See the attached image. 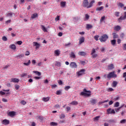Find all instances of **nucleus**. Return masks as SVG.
I'll return each mask as SVG.
<instances>
[{
	"instance_id": "obj_41",
	"label": "nucleus",
	"mask_w": 126,
	"mask_h": 126,
	"mask_svg": "<svg viewBox=\"0 0 126 126\" xmlns=\"http://www.w3.org/2000/svg\"><path fill=\"white\" fill-rule=\"evenodd\" d=\"M55 65H56V66H58L59 67H60V66H61V62H56L55 63Z\"/></svg>"
},
{
	"instance_id": "obj_34",
	"label": "nucleus",
	"mask_w": 126,
	"mask_h": 126,
	"mask_svg": "<svg viewBox=\"0 0 126 126\" xmlns=\"http://www.w3.org/2000/svg\"><path fill=\"white\" fill-rule=\"evenodd\" d=\"M31 63V61L30 60H29L27 63H24L23 64H24V65H26V66H28Z\"/></svg>"
},
{
	"instance_id": "obj_20",
	"label": "nucleus",
	"mask_w": 126,
	"mask_h": 126,
	"mask_svg": "<svg viewBox=\"0 0 126 126\" xmlns=\"http://www.w3.org/2000/svg\"><path fill=\"white\" fill-rule=\"evenodd\" d=\"M50 100V97L48 96L47 97H43L42 101L44 102H48Z\"/></svg>"
},
{
	"instance_id": "obj_10",
	"label": "nucleus",
	"mask_w": 126,
	"mask_h": 126,
	"mask_svg": "<svg viewBox=\"0 0 126 126\" xmlns=\"http://www.w3.org/2000/svg\"><path fill=\"white\" fill-rule=\"evenodd\" d=\"M85 39L84 37H80L79 39V45H81L82 43H84Z\"/></svg>"
},
{
	"instance_id": "obj_64",
	"label": "nucleus",
	"mask_w": 126,
	"mask_h": 126,
	"mask_svg": "<svg viewBox=\"0 0 126 126\" xmlns=\"http://www.w3.org/2000/svg\"><path fill=\"white\" fill-rule=\"evenodd\" d=\"M123 50H126V43L124 44Z\"/></svg>"
},
{
	"instance_id": "obj_55",
	"label": "nucleus",
	"mask_w": 126,
	"mask_h": 126,
	"mask_svg": "<svg viewBox=\"0 0 126 126\" xmlns=\"http://www.w3.org/2000/svg\"><path fill=\"white\" fill-rule=\"evenodd\" d=\"M21 104L22 105H26V101H25V100H22L21 101Z\"/></svg>"
},
{
	"instance_id": "obj_7",
	"label": "nucleus",
	"mask_w": 126,
	"mask_h": 126,
	"mask_svg": "<svg viewBox=\"0 0 126 126\" xmlns=\"http://www.w3.org/2000/svg\"><path fill=\"white\" fill-rule=\"evenodd\" d=\"M107 112L108 115H109V114H116V112L115 111V110L111 109V108H109L107 110Z\"/></svg>"
},
{
	"instance_id": "obj_8",
	"label": "nucleus",
	"mask_w": 126,
	"mask_h": 126,
	"mask_svg": "<svg viewBox=\"0 0 126 126\" xmlns=\"http://www.w3.org/2000/svg\"><path fill=\"white\" fill-rule=\"evenodd\" d=\"M1 124L2 125H4L5 126L9 125V121L6 119H4L2 121Z\"/></svg>"
},
{
	"instance_id": "obj_23",
	"label": "nucleus",
	"mask_w": 126,
	"mask_h": 126,
	"mask_svg": "<svg viewBox=\"0 0 126 126\" xmlns=\"http://www.w3.org/2000/svg\"><path fill=\"white\" fill-rule=\"evenodd\" d=\"M9 48L10 49H12V50H16V46L14 44L10 45Z\"/></svg>"
},
{
	"instance_id": "obj_52",
	"label": "nucleus",
	"mask_w": 126,
	"mask_h": 126,
	"mask_svg": "<svg viewBox=\"0 0 126 126\" xmlns=\"http://www.w3.org/2000/svg\"><path fill=\"white\" fill-rule=\"evenodd\" d=\"M2 39L3 40V41H4L5 42H6V41H7V38L6 36H3L2 37Z\"/></svg>"
},
{
	"instance_id": "obj_11",
	"label": "nucleus",
	"mask_w": 126,
	"mask_h": 126,
	"mask_svg": "<svg viewBox=\"0 0 126 126\" xmlns=\"http://www.w3.org/2000/svg\"><path fill=\"white\" fill-rule=\"evenodd\" d=\"M54 54L56 56H57V57H59L60 55H61V51L60 50L57 49L54 51Z\"/></svg>"
},
{
	"instance_id": "obj_6",
	"label": "nucleus",
	"mask_w": 126,
	"mask_h": 126,
	"mask_svg": "<svg viewBox=\"0 0 126 126\" xmlns=\"http://www.w3.org/2000/svg\"><path fill=\"white\" fill-rule=\"evenodd\" d=\"M70 67L71 68H76V67H77V64H76L75 62H71L70 63Z\"/></svg>"
},
{
	"instance_id": "obj_50",
	"label": "nucleus",
	"mask_w": 126,
	"mask_h": 126,
	"mask_svg": "<svg viewBox=\"0 0 126 126\" xmlns=\"http://www.w3.org/2000/svg\"><path fill=\"white\" fill-rule=\"evenodd\" d=\"M68 89H70V86H67L65 87L64 90H65L66 91H67V90H68Z\"/></svg>"
},
{
	"instance_id": "obj_36",
	"label": "nucleus",
	"mask_w": 126,
	"mask_h": 126,
	"mask_svg": "<svg viewBox=\"0 0 126 126\" xmlns=\"http://www.w3.org/2000/svg\"><path fill=\"white\" fill-rule=\"evenodd\" d=\"M23 57H24V54H20L19 55H17L16 58H17V59H21V58H23Z\"/></svg>"
},
{
	"instance_id": "obj_45",
	"label": "nucleus",
	"mask_w": 126,
	"mask_h": 126,
	"mask_svg": "<svg viewBox=\"0 0 126 126\" xmlns=\"http://www.w3.org/2000/svg\"><path fill=\"white\" fill-rule=\"evenodd\" d=\"M105 18H106V17H105V16L101 17V18L100 20V23L103 22V21H104V20L105 19Z\"/></svg>"
},
{
	"instance_id": "obj_51",
	"label": "nucleus",
	"mask_w": 126,
	"mask_h": 126,
	"mask_svg": "<svg viewBox=\"0 0 126 126\" xmlns=\"http://www.w3.org/2000/svg\"><path fill=\"white\" fill-rule=\"evenodd\" d=\"M15 88L16 90H18V89H19V88H20V86H19V85H15Z\"/></svg>"
},
{
	"instance_id": "obj_56",
	"label": "nucleus",
	"mask_w": 126,
	"mask_h": 126,
	"mask_svg": "<svg viewBox=\"0 0 126 126\" xmlns=\"http://www.w3.org/2000/svg\"><path fill=\"white\" fill-rule=\"evenodd\" d=\"M112 91H114V89L112 88H109L108 90V92H112Z\"/></svg>"
},
{
	"instance_id": "obj_46",
	"label": "nucleus",
	"mask_w": 126,
	"mask_h": 126,
	"mask_svg": "<svg viewBox=\"0 0 126 126\" xmlns=\"http://www.w3.org/2000/svg\"><path fill=\"white\" fill-rule=\"evenodd\" d=\"M91 55L92 56L93 59H95V58H97V57H98V54H91Z\"/></svg>"
},
{
	"instance_id": "obj_57",
	"label": "nucleus",
	"mask_w": 126,
	"mask_h": 126,
	"mask_svg": "<svg viewBox=\"0 0 126 126\" xmlns=\"http://www.w3.org/2000/svg\"><path fill=\"white\" fill-rule=\"evenodd\" d=\"M30 55V52L27 51L25 52V56H29Z\"/></svg>"
},
{
	"instance_id": "obj_29",
	"label": "nucleus",
	"mask_w": 126,
	"mask_h": 126,
	"mask_svg": "<svg viewBox=\"0 0 126 126\" xmlns=\"http://www.w3.org/2000/svg\"><path fill=\"white\" fill-rule=\"evenodd\" d=\"M100 117L98 116L93 118L94 122H97V121H99V119H100Z\"/></svg>"
},
{
	"instance_id": "obj_60",
	"label": "nucleus",
	"mask_w": 126,
	"mask_h": 126,
	"mask_svg": "<svg viewBox=\"0 0 126 126\" xmlns=\"http://www.w3.org/2000/svg\"><path fill=\"white\" fill-rule=\"evenodd\" d=\"M66 110L67 112H68V111H70V110H71L70 107H69V106L67 107L66 108Z\"/></svg>"
},
{
	"instance_id": "obj_1",
	"label": "nucleus",
	"mask_w": 126,
	"mask_h": 126,
	"mask_svg": "<svg viewBox=\"0 0 126 126\" xmlns=\"http://www.w3.org/2000/svg\"><path fill=\"white\" fill-rule=\"evenodd\" d=\"M94 3H95V1L94 0H92L90 3L88 2V0H84L82 3L83 7L90 8L93 6Z\"/></svg>"
},
{
	"instance_id": "obj_9",
	"label": "nucleus",
	"mask_w": 126,
	"mask_h": 126,
	"mask_svg": "<svg viewBox=\"0 0 126 126\" xmlns=\"http://www.w3.org/2000/svg\"><path fill=\"white\" fill-rule=\"evenodd\" d=\"M10 82H14V83H18L19 82V79L18 78H11Z\"/></svg>"
},
{
	"instance_id": "obj_49",
	"label": "nucleus",
	"mask_w": 126,
	"mask_h": 126,
	"mask_svg": "<svg viewBox=\"0 0 126 126\" xmlns=\"http://www.w3.org/2000/svg\"><path fill=\"white\" fill-rule=\"evenodd\" d=\"M96 53V50H95V49L93 48L92 50V52L91 53V55H93L94 54H95Z\"/></svg>"
},
{
	"instance_id": "obj_33",
	"label": "nucleus",
	"mask_w": 126,
	"mask_h": 126,
	"mask_svg": "<svg viewBox=\"0 0 126 126\" xmlns=\"http://www.w3.org/2000/svg\"><path fill=\"white\" fill-rule=\"evenodd\" d=\"M37 16H38V14L34 13V14H32V15L31 16V18H32V19H34V18H36V17H37Z\"/></svg>"
},
{
	"instance_id": "obj_2",
	"label": "nucleus",
	"mask_w": 126,
	"mask_h": 126,
	"mask_svg": "<svg viewBox=\"0 0 126 126\" xmlns=\"http://www.w3.org/2000/svg\"><path fill=\"white\" fill-rule=\"evenodd\" d=\"M117 74L115 73V71H112L108 73L107 75H104V77L105 78H107L108 79H111V78H117Z\"/></svg>"
},
{
	"instance_id": "obj_24",
	"label": "nucleus",
	"mask_w": 126,
	"mask_h": 126,
	"mask_svg": "<svg viewBox=\"0 0 126 126\" xmlns=\"http://www.w3.org/2000/svg\"><path fill=\"white\" fill-rule=\"evenodd\" d=\"M66 4V2L65 1H62L61 2V6L62 7H64Z\"/></svg>"
},
{
	"instance_id": "obj_12",
	"label": "nucleus",
	"mask_w": 126,
	"mask_h": 126,
	"mask_svg": "<svg viewBox=\"0 0 126 126\" xmlns=\"http://www.w3.org/2000/svg\"><path fill=\"white\" fill-rule=\"evenodd\" d=\"M84 72H85V69H81L80 71H79L77 73L78 76H80V75H82V74H83V73H84Z\"/></svg>"
},
{
	"instance_id": "obj_44",
	"label": "nucleus",
	"mask_w": 126,
	"mask_h": 126,
	"mask_svg": "<svg viewBox=\"0 0 126 126\" xmlns=\"http://www.w3.org/2000/svg\"><path fill=\"white\" fill-rule=\"evenodd\" d=\"M118 6H120V7H123V6H125V5L123 4L122 2H119L118 4Z\"/></svg>"
},
{
	"instance_id": "obj_62",
	"label": "nucleus",
	"mask_w": 126,
	"mask_h": 126,
	"mask_svg": "<svg viewBox=\"0 0 126 126\" xmlns=\"http://www.w3.org/2000/svg\"><path fill=\"white\" fill-rule=\"evenodd\" d=\"M18 45H21L22 44V41H18L17 42Z\"/></svg>"
},
{
	"instance_id": "obj_32",
	"label": "nucleus",
	"mask_w": 126,
	"mask_h": 126,
	"mask_svg": "<svg viewBox=\"0 0 126 126\" xmlns=\"http://www.w3.org/2000/svg\"><path fill=\"white\" fill-rule=\"evenodd\" d=\"M71 105H75L76 106V105H78V102L77 101H73L71 102L70 103Z\"/></svg>"
},
{
	"instance_id": "obj_28",
	"label": "nucleus",
	"mask_w": 126,
	"mask_h": 126,
	"mask_svg": "<svg viewBox=\"0 0 126 126\" xmlns=\"http://www.w3.org/2000/svg\"><path fill=\"white\" fill-rule=\"evenodd\" d=\"M110 42H111V45H112V46H115L116 45V39L111 40L110 41Z\"/></svg>"
},
{
	"instance_id": "obj_15",
	"label": "nucleus",
	"mask_w": 126,
	"mask_h": 126,
	"mask_svg": "<svg viewBox=\"0 0 126 126\" xmlns=\"http://www.w3.org/2000/svg\"><path fill=\"white\" fill-rule=\"evenodd\" d=\"M90 102L93 105H95L97 103V99L92 98Z\"/></svg>"
},
{
	"instance_id": "obj_5",
	"label": "nucleus",
	"mask_w": 126,
	"mask_h": 126,
	"mask_svg": "<svg viewBox=\"0 0 126 126\" xmlns=\"http://www.w3.org/2000/svg\"><path fill=\"white\" fill-rule=\"evenodd\" d=\"M126 12H124V16H121L118 19V21L119 23H121V21H123V20H126Z\"/></svg>"
},
{
	"instance_id": "obj_40",
	"label": "nucleus",
	"mask_w": 126,
	"mask_h": 126,
	"mask_svg": "<svg viewBox=\"0 0 126 126\" xmlns=\"http://www.w3.org/2000/svg\"><path fill=\"white\" fill-rule=\"evenodd\" d=\"M119 106H120V102H117L114 104V107H115V108H117V107H119Z\"/></svg>"
},
{
	"instance_id": "obj_54",
	"label": "nucleus",
	"mask_w": 126,
	"mask_h": 126,
	"mask_svg": "<svg viewBox=\"0 0 126 126\" xmlns=\"http://www.w3.org/2000/svg\"><path fill=\"white\" fill-rule=\"evenodd\" d=\"M25 76H27V73H23L22 75H21V77H25Z\"/></svg>"
},
{
	"instance_id": "obj_25",
	"label": "nucleus",
	"mask_w": 126,
	"mask_h": 126,
	"mask_svg": "<svg viewBox=\"0 0 126 126\" xmlns=\"http://www.w3.org/2000/svg\"><path fill=\"white\" fill-rule=\"evenodd\" d=\"M124 106H125V104L122 105L121 106L117 108H115V110L116 111V112H119V111H120V110H121V109H122V108H123V107H124Z\"/></svg>"
},
{
	"instance_id": "obj_17",
	"label": "nucleus",
	"mask_w": 126,
	"mask_h": 126,
	"mask_svg": "<svg viewBox=\"0 0 126 126\" xmlns=\"http://www.w3.org/2000/svg\"><path fill=\"white\" fill-rule=\"evenodd\" d=\"M112 35L113 36V39H118L119 38V35L116 32L112 33Z\"/></svg>"
},
{
	"instance_id": "obj_13",
	"label": "nucleus",
	"mask_w": 126,
	"mask_h": 126,
	"mask_svg": "<svg viewBox=\"0 0 126 126\" xmlns=\"http://www.w3.org/2000/svg\"><path fill=\"white\" fill-rule=\"evenodd\" d=\"M33 43L34 44V46H35V49L36 50H38V49H39L40 48V44L38 43V42H33Z\"/></svg>"
},
{
	"instance_id": "obj_27",
	"label": "nucleus",
	"mask_w": 126,
	"mask_h": 126,
	"mask_svg": "<svg viewBox=\"0 0 126 126\" xmlns=\"http://www.w3.org/2000/svg\"><path fill=\"white\" fill-rule=\"evenodd\" d=\"M112 85L113 87H117V85H118V82L114 81L112 82Z\"/></svg>"
},
{
	"instance_id": "obj_18",
	"label": "nucleus",
	"mask_w": 126,
	"mask_h": 126,
	"mask_svg": "<svg viewBox=\"0 0 126 126\" xmlns=\"http://www.w3.org/2000/svg\"><path fill=\"white\" fill-rule=\"evenodd\" d=\"M78 55H79V56H81L82 57H84V56H86V53L83 51L79 52Z\"/></svg>"
},
{
	"instance_id": "obj_30",
	"label": "nucleus",
	"mask_w": 126,
	"mask_h": 126,
	"mask_svg": "<svg viewBox=\"0 0 126 126\" xmlns=\"http://www.w3.org/2000/svg\"><path fill=\"white\" fill-rule=\"evenodd\" d=\"M86 28L87 29H92V28H93V26L90 24H87Z\"/></svg>"
},
{
	"instance_id": "obj_39",
	"label": "nucleus",
	"mask_w": 126,
	"mask_h": 126,
	"mask_svg": "<svg viewBox=\"0 0 126 126\" xmlns=\"http://www.w3.org/2000/svg\"><path fill=\"white\" fill-rule=\"evenodd\" d=\"M13 14H14V13H11V12H10V13H8L7 14V16L8 17L10 16V17H12V15H13Z\"/></svg>"
},
{
	"instance_id": "obj_16",
	"label": "nucleus",
	"mask_w": 126,
	"mask_h": 126,
	"mask_svg": "<svg viewBox=\"0 0 126 126\" xmlns=\"http://www.w3.org/2000/svg\"><path fill=\"white\" fill-rule=\"evenodd\" d=\"M8 116L12 117H14V116H15V112L14 111L9 112L8 113Z\"/></svg>"
},
{
	"instance_id": "obj_26",
	"label": "nucleus",
	"mask_w": 126,
	"mask_h": 126,
	"mask_svg": "<svg viewBox=\"0 0 126 126\" xmlns=\"http://www.w3.org/2000/svg\"><path fill=\"white\" fill-rule=\"evenodd\" d=\"M41 27L42 28V30L44 32H48V31L47 30V28H46L45 27V26H44L43 25H41Z\"/></svg>"
},
{
	"instance_id": "obj_61",
	"label": "nucleus",
	"mask_w": 126,
	"mask_h": 126,
	"mask_svg": "<svg viewBox=\"0 0 126 126\" xmlns=\"http://www.w3.org/2000/svg\"><path fill=\"white\" fill-rule=\"evenodd\" d=\"M120 99V96H117L114 98V101H118Z\"/></svg>"
},
{
	"instance_id": "obj_43",
	"label": "nucleus",
	"mask_w": 126,
	"mask_h": 126,
	"mask_svg": "<svg viewBox=\"0 0 126 126\" xmlns=\"http://www.w3.org/2000/svg\"><path fill=\"white\" fill-rule=\"evenodd\" d=\"M108 68L109 69H113V68H114V64H111L110 65H109Z\"/></svg>"
},
{
	"instance_id": "obj_14",
	"label": "nucleus",
	"mask_w": 126,
	"mask_h": 126,
	"mask_svg": "<svg viewBox=\"0 0 126 126\" xmlns=\"http://www.w3.org/2000/svg\"><path fill=\"white\" fill-rule=\"evenodd\" d=\"M90 18V16L88 14H85V18H84V21H87Z\"/></svg>"
},
{
	"instance_id": "obj_63",
	"label": "nucleus",
	"mask_w": 126,
	"mask_h": 126,
	"mask_svg": "<svg viewBox=\"0 0 126 126\" xmlns=\"http://www.w3.org/2000/svg\"><path fill=\"white\" fill-rule=\"evenodd\" d=\"M121 42H122V40L120 39H117L118 44H121Z\"/></svg>"
},
{
	"instance_id": "obj_37",
	"label": "nucleus",
	"mask_w": 126,
	"mask_h": 126,
	"mask_svg": "<svg viewBox=\"0 0 126 126\" xmlns=\"http://www.w3.org/2000/svg\"><path fill=\"white\" fill-rule=\"evenodd\" d=\"M99 37L100 36L99 35H96L94 37V40H95V41H98V40H99Z\"/></svg>"
},
{
	"instance_id": "obj_53",
	"label": "nucleus",
	"mask_w": 126,
	"mask_h": 126,
	"mask_svg": "<svg viewBox=\"0 0 126 126\" xmlns=\"http://www.w3.org/2000/svg\"><path fill=\"white\" fill-rule=\"evenodd\" d=\"M58 82L59 85H63V81L60 80L58 81Z\"/></svg>"
},
{
	"instance_id": "obj_58",
	"label": "nucleus",
	"mask_w": 126,
	"mask_h": 126,
	"mask_svg": "<svg viewBox=\"0 0 126 126\" xmlns=\"http://www.w3.org/2000/svg\"><path fill=\"white\" fill-rule=\"evenodd\" d=\"M59 20H60V16H57V17L55 18V21H59Z\"/></svg>"
},
{
	"instance_id": "obj_3",
	"label": "nucleus",
	"mask_w": 126,
	"mask_h": 126,
	"mask_svg": "<svg viewBox=\"0 0 126 126\" xmlns=\"http://www.w3.org/2000/svg\"><path fill=\"white\" fill-rule=\"evenodd\" d=\"M84 92H82L80 93L81 96H85V97H87V96H90L91 95V91H87L86 89H84Z\"/></svg>"
},
{
	"instance_id": "obj_59",
	"label": "nucleus",
	"mask_w": 126,
	"mask_h": 126,
	"mask_svg": "<svg viewBox=\"0 0 126 126\" xmlns=\"http://www.w3.org/2000/svg\"><path fill=\"white\" fill-rule=\"evenodd\" d=\"M126 119H124L121 121V124H126Z\"/></svg>"
},
{
	"instance_id": "obj_35",
	"label": "nucleus",
	"mask_w": 126,
	"mask_h": 126,
	"mask_svg": "<svg viewBox=\"0 0 126 126\" xmlns=\"http://www.w3.org/2000/svg\"><path fill=\"white\" fill-rule=\"evenodd\" d=\"M62 91H63V90H59L57 91L56 94L57 95H61L62 94Z\"/></svg>"
},
{
	"instance_id": "obj_4",
	"label": "nucleus",
	"mask_w": 126,
	"mask_h": 126,
	"mask_svg": "<svg viewBox=\"0 0 126 126\" xmlns=\"http://www.w3.org/2000/svg\"><path fill=\"white\" fill-rule=\"evenodd\" d=\"M109 36L107 34H103L100 38H99V41L101 43H105L107 40H108Z\"/></svg>"
},
{
	"instance_id": "obj_19",
	"label": "nucleus",
	"mask_w": 126,
	"mask_h": 126,
	"mask_svg": "<svg viewBox=\"0 0 126 126\" xmlns=\"http://www.w3.org/2000/svg\"><path fill=\"white\" fill-rule=\"evenodd\" d=\"M121 29V26H116L115 28H114V30L115 31H120V30Z\"/></svg>"
},
{
	"instance_id": "obj_42",
	"label": "nucleus",
	"mask_w": 126,
	"mask_h": 126,
	"mask_svg": "<svg viewBox=\"0 0 126 126\" xmlns=\"http://www.w3.org/2000/svg\"><path fill=\"white\" fill-rule=\"evenodd\" d=\"M50 125L53 126H58V123L56 122H51L50 123Z\"/></svg>"
},
{
	"instance_id": "obj_22",
	"label": "nucleus",
	"mask_w": 126,
	"mask_h": 126,
	"mask_svg": "<svg viewBox=\"0 0 126 126\" xmlns=\"http://www.w3.org/2000/svg\"><path fill=\"white\" fill-rule=\"evenodd\" d=\"M70 57V58H72V59H75L76 58V57L75 56V54H74V53L73 52H71Z\"/></svg>"
},
{
	"instance_id": "obj_38",
	"label": "nucleus",
	"mask_w": 126,
	"mask_h": 126,
	"mask_svg": "<svg viewBox=\"0 0 126 126\" xmlns=\"http://www.w3.org/2000/svg\"><path fill=\"white\" fill-rule=\"evenodd\" d=\"M36 119H39L40 121H43V120H44V117H43V116H36Z\"/></svg>"
},
{
	"instance_id": "obj_21",
	"label": "nucleus",
	"mask_w": 126,
	"mask_h": 126,
	"mask_svg": "<svg viewBox=\"0 0 126 126\" xmlns=\"http://www.w3.org/2000/svg\"><path fill=\"white\" fill-rule=\"evenodd\" d=\"M104 9V6H100L97 7L96 9V11H101V10H103Z\"/></svg>"
},
{
	"instance_id": "obj_47",
	"label": "nucleus",
	"mask_w": 126,
	"mask_h": 126,
	"mask_svg": "<svg viewBox=\"0 0 126 126\" xmlns=\"http://www.w3.org/2000/svg\"><path fill=\"white\" fill-rule=\"evenodd\" d=\"M114 14L115 16L119 17L120 16V12H115Z\"/></svg>"
},
{
	"instance_id": "obj_31",
	"label": "nucleus",
	"mask_w": 126,
	"mask_h": 126,
	"mask_svg": "<svg viewBox=\"0 0 126 126\" xmlns=\"http://www.w3.org/2000/svg\"><path fill=\"white\" fill-rule=\"evenodd\" d=\"M33 73L36 74V75H38V76H40V75H41V72L38 71H33Z\"/></svg>"
},
{
	"instance_id": "obj_48",
	"label": "nucleus",
	"mask_w": 126,
	"mask_h": 126,
	"mask_svg": "<svg viewBox=\"0 0 126 126\" xmlns=\"http://www.w3.org/2000/svg\"><path fill=\"white\" fill-rule=\"evenodd\" d=\"M65 118V115L64 114H62L60 116V119H64Z\"/></svg>"
}]
</instances>
